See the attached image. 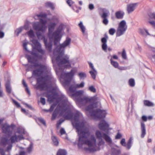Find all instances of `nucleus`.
<instances>
[{
    "label": "nucleus",
    "mask_w": 155,
    "mask_h": 155,
    "mask_svg": "<svg viewBox=\"0 0 155 155\" xmlns=\"http://www.w3.org/2000/svg\"><path fill=\"white\" fill-rule=\"evenodd\" d=\"M21 111L22 112L26 115L28 116L29 117H32V115H30L29 114V111L28 110H26L25 109L22 108L21 109Z\"/></svg>",
    "instance_id": "nucleus-46"
},
{
    "label": "nucleus",
    "mask_w": 155,
    "mask_h": 155,
    "mask_svg": "<svg viewBox=\"0 0 155 155\" xmlns=\"http://www.w3.org/2000/svg\"><path fill=\"white\" fill-rule=\"evenodd\" d=\"M71 41V39L70 38H67L63 43L57 46L54 50L53 54L56 56L55 60L58 66H60L69 62L68 58L67 59L63 58V56L64 54V48L70 45Z\"/></svg>",
    "instance_id": "nucleus-2"
},
{
    "label": "nucleus",
    "mask_w": 155,
    "mask_h": 155,
    "mask_svg": "<svg viewBox=\"0 0 155 155\" xmlns=\"http://www.w3.org/2000/svg\"><path fill=\"white\" fill-rule=\"evenodd\" d=\"M89 112L91 116H94L100 120L104 118L107 114L105 110H101L99 108L95 110H93Z\"/></svg>",
    "instance_id": "nucleus-6"
},
{
    "label": "nucleus",
    "mask_w": 155,
    "mask_h": 155,
    "mask_svg": "<svg viewBox=\"0 0 155 155\" xmlns=\"http://www.w3.org/2000/svg\"><path fill=\"white\" fill-rule=\"evenodd\" d=\"M64 121V120L62 119H60L58 121H57L56 124V127L57 128H58L60 125Z\"/></svg>",
    "instance_id": "nucleus-51"
},
{
    "label": "nucleus",
    "mask_w": 155,
    "mask_h": 155,
    "mask_svg": "<svg viewBox=\"0 0 155 155\" xmlns=\"http://www.w3.org/2000/svg\"><path fill=\"white\" fill-rule=\"evenodd\" d=\"M74 74L73 73L70 72L69 73H64L63 74H62L61 76L62 78H70L71 79L72 76Z\"/></svg>",
    "instance_id": "nucleus-25"
},
{
    "label": "nucleus",
    "mask_w": 155,
    "mask_h": 155,
    "mask_svg": "<svg viewBox=\"0 0 155 155\" xmlns=\"http://www.w3.org/2000/svg\"><path fill=\"white\" fill-rule=\"evenodd\" d=\"M95 101L96 99L94 97L89 98L86 97H84V101H85L86 103H90Z\"/></svg>",
    "instance_id": "nucleus-32"
},
{
    "label": "nucleus",
    "mask_w": 155,
    "mask_h": 155,
    "mask_svg": "<svg viewBox=\"0 0 155 155\" xmlns=\"http://www.w3.org/2000/svg\"><path fill=\"white\" fill-rule=\"evenodd\" d=\"M111 64L115 68H118L119 64L116 61H114L112 60V59H110Z\"/></svg>",
    "instance_id": "nucleus-41"
},
{
    "label": "nucleus",
    "mask_w": 155,
    "mask_h": 155,
    "mask_svg": "<svg viewBox=\"0 0 155 155\" xmlns=\"http://www.w3.org/2000/svg\"><path fill=\"white\" fill-rule=\"evenodd\" d=\"M78 133L79 139L78 145V147L82 146L84 144L88 145L89 147L93 146L94 143L91 140L87 139L90 134V132L87 127L81 130Z\"/></svg>",
    "instance_id": "nucleus-3"
},
{
    "label": "nucleus",
    "mask_w": 155,
    "mask_h": 155,
    "mask_svg": "<svg viewBox=\"0 0 155 155\" xmlns=\"http://www.w3.org/2000/svg\"><path fill=\"white\" fill-rule=\"evenodd\" d=\"M31 41L32 43L35 45V47H36L40 44L39 42L36 39H33Z\"/></svg>",
    "instance_id": "nucleus-50"
},
{
    "label": "nucleus",
    "mask_w": 155,
    "mask_h": 155,
    "mask_svg": "<svg viewBox=\"0 0 155 155\" xmlns=\"http://www.w3.org/2000/svg\"><path fill=\"white\" fill-rule=\"evenodd\" d=\"M78 75L80 77V79L86 78L87 77L86 74L85 73L82 72L79 73L78 74Z\"/></svg>",
    "instance_id": "nucleus-48"
},
{
    "label": "nucleus",
    "mask_w": 155,
    "mask_h": 155,
    "mask_svg": "<svg viewBox=\"0 0 155 155\" xmlns=\"http://www.w3.org/2000/svg\"><path fill=\"white\" fill-rule=\"evenodd\" d=\"M127 29V25L126 21L123 20L121 21L119 24L116 33V36H120L123 35Z\"/></svg>",
    "instance_id": "nucleus-7"
},
{
    "label": "nucleus",
    "mask_w": 155,
    "mask_h": 155,
    "mask_svg": "<svg viewBox=\"0 0 155 155\" xmlns=\"http://www.w3.org/2000/svg\"><path fill=\"white\" fill-rule=\"evenodd\" d=\"M88 90L93 93H95L96 92V89L93 86H90L88 88Z\"/></svg>",
    "instance_id": "nucleus-54"
},
{
    "label": "nucleus",
    "mask_w": 155,
    "mask_h": 155,
    "mask_svg": "<svg viewBox=\"0 0 155 155\" xmlns=\"http://www.w3.org/2000/svg\"><path fill=\"white\" fill-rule=\"evenodd\" d=\"M71 79L70 78H64V84L66 85H68L70 83Z\"/></svg>",
    "instance_id": "nucleus-58"
},
{
    "label": "nucleus",
    "mask_w": 155,
    "mask_h": 155,
    "mask_svg": "<svg viewBox=\"0 0 155 155\" xmlns=\"http://www.w3.org/2000/svg\"><path fill=\"white\" fill-rule=\"evenodd\" d=\"M7 145L8 146L6 148V151H8L12 149V144L9 142V140H8L7 137H2L0 140V146L5 147Z\"/></svg>",
    "instance_id": "nucleus-8"
},
{
    "label": "nucleus",
    "mask_w": 155,
    "mask_h": 155,
    "mask_svg": "<svg viewBox=\"0 0 155 155\" xmlns=\"http://www.w3.org/2000/svg\"><path fill=\"white\" fill-rule=\"evenodd\" d=\"M56 105V104L54 103L53 104H52L51 105L50 108L49 109V111H50L51 112H52L53 111Z\"/></svg>",
    "instance_id": "nucleus-59"
},
{
    "label": "nucleus",
    "mask_w": 155,
    "mask_h": 155,
    "mask_svg": "<svg viewBox=\"0 0 155 155\" xmlns=\"http://www.w3.org/2000/svg\"><path fill=\"white\" fill-rule=\"evenodd\" d=\"M107 13L105 12H103L101 16V18L103 19L102 23L105 25H107L109 22V21L107 18Z\"/></svg>",
    "instance_id": "nucleus-22"
},
{
    "label": "nucleus",
    "mask_w": 155,
    "mask_h": 155,
    "mask_svg": "<svg viewBox=\"0 0 155 155\" xmlns=\"http://www.w3.org/2000/svg\"><path fill=\"white\" fill-rule=\"evenodd\" d=\"M40 23L44 27H45V24L47 22V21L46 20H44L42 18L40 19Z\"/></svg>",
    "instance_id": "nucleus-53"
},
{
    "label": "nucleus",
    "mask_w": 155,
    "mask_h": 155,
    "mask_svg": "<svg viewBox=\"0 0 155 155\" xmlns=\"http://www.w3.org/2000/svg\"><path fill=\"white\" fill-rule=\"evenodd\" d=\"M111 155H120L121 154V151L120 149H118L114 147L111 148Z\"/></svg>",
    "instance_id": "nucleus-30"
},
{
    "label": "nucleus",
    "mask_w": 155,
    "mask_h": 155,
    "mask_svg": "<svg viewBox=\"0 0 155 155\" xmlns=\"http://www.w3.org/2000/svg\"><path fill=\"white\" fill-rule=\"evenodd\" d=\"M49 92H51V94L47 93L46 94V97H48V101L50 102H53L56 99V97L58 96V94L56 91H49Z\"/></svg>",
    "instance_id": "nucleus-11"
},
{
    "label": "nucleus",
    "mask_w": 155,
    "mask_h": 155,
    "mask_svg": "<svg viewBox=\"0 0 155 155\" xmlns=\"http://www.w3.org/2000/svg\"><path fill=\"white\" fill-rule=\"evenodd\" d=\"M122 56L123 58L124 59H126L127 58L126 52L124 49H123L122 53Z\"/></svg>",
    "instance_id": "nucleus-56"
},
{
    "label": "nucleus",
    "mask_w": 155,
    "mask_h": 155,
    "mask_svg": "<svg viewBox=\"0 0 155 155\" xmlns=\"http://www.w3.org/2000/svg\"><path fill=\"white\" fill-rule=\"evenodd\" d=\"M72 120L74 121L72 122V124L74 127L78 132H79L81 130H83L87 127L85 125V122L83 120L79 121L80 117V113L78 111H77L73 113Z\"/></svg>",
    "instance_id": "nucleus-4"
},
{
    "label": "nucleus",
    "mask_w": 155,
    "mask_h": 155,
    "mask_svg": "<svg viewBox=\"0 0 155 155\" xmlns=\"http://www.w3.org/2000/svg\"><path fill=\"white\" fill-rule=\"evenodd\" d=\"M49 37L50 38H54V44L55 46L57 45L59 39L61 37V36L55 35L52 34H49Z\"/></svg>",
    "instance_id": "nucleus-19"
},
{
    "label": "nucleus",
    "mask_w": 155,
    "mask_h": 155,
    "mask_svg": "<svg viewBox=\"0 0 155 155\" xmlns=\"http://www.w3.org/2000/svg\"><path fill=\"white\" fill-rule=\"evenodd\" d=\"M33 28L37 31H44L45 29V27L41 25L39 22H35L33 24Z\"/></svg>",
    "instance_id": "nucleus-17"
},
{
    "label": "nucleus",
    "mask_w": 155,
    "mask_h": 155,
    "mask_svg": "<svg viewBox=\"0 0 155 155\" xmlns=\"http://www.w3.org/2000/svg\"><path fill=\"white\" fill-rule=\"evenodd\" d=\"M129 85L131 87H133L134 86L135 84V81L134 79L131 78L129 80Z\"/></svg>",
    "instance_id": "nucleus-42"
},
{
    "label": "nucleus",
    "mask_w": 155,
    "mask_h": 155,
    "mask_svg": "<svg viewBox=\"0 0 155 155\" xmlns=\"http://www.w3.org/2000/svg\"><path fill=\"white\" fill-rule=\"evenodd\" d=\"M28 35L31 37L33 38L35 37V34L32 30H30L28 32Z\"/></svg>",
    "instance_id": "nucleus-52"
},
{
    "label": "nucleus",
    "mask_w": 155,
    "mask_h": 155,
    "mask_svg": "<svg viewBox=\"0 0 155 155\" xmlns=\"http://www.w3.org/2000/svg\"><path fill=\"white\" fill-rule=\"evenodd\" d=\"M104 37L101 38V41L102 43L101 45L102 49L105 51L107 50V43L108 37L106 33L104 34Z\"/></svg>",
    "instance_id": "nucleus-14"
},
{
    "label": "nucleus",
    "mask_w": 155,
    "mask_h": 155,
    "mask_svg": "<svg viewBox=\"0 0 155 155\" xmlns=\"http://www.w3.org/2000/svg\"><path fill=\"white\" fill-rule=\"evenodd\" d=\"M138 5V3L130 4L128 5L127 6V11L128 13H130L134 11Z\"/></svg>",
    "instance_id": "nucleus-18"
},
{
    "label": "nucleus",
    "mask_w": 155,
    "mask_h": 155,
    "mask_svg": "<svg viewBox=\"0 0 155 155\" xmlns=\"http://www.w3.org/2000/svg\"><path fill=\"white\" fill-rule=\"evenodd\" d=\"M84 149L86 151H89L90 152H94L96 151V150L94 147H89L88 148H85Z\"/></svg>",
    "instance_id": "nucleus-43"
},
{
    "label": "nucleus",
    "mask_w": 155,
    "mask_h": 155,
    "mask_svg": "<svg viewBox=\"0 0 155 155\" xmlns=\"http://www.w3.org/2000/svg\"><path fill=\"white\" fill-rule=\"evenodd\" d=\"M76 100L77 102L79 103H82L84 102V97H82L80 96L76 98Z\"/></svg>",
    "instance_id": "nucleus-57"
},
{
    "label": "nucleus",
    "mask_w": 155,
    "mask_h": 155,
    "mask_svg": "<svg viewBox=\"0 0 155 155\" xmlns=\"http://www.w3.org/2000/svg\"><path fill=\"white\" fill-rule=\"evenodd\" d=\"M89 73L91 74L92 78L95 79L96 78V75L97 73V71H96V72H95L93 71H89Z\"/></svg>",
    "instance_id": "nucleus-45"
},
{
    "label": "nucleus",
    "mask_w": 155,
    "mask_h": 155,
    "mask_svg": "<svg viewBox=\"0 0 155 155\" xmlns=\"http://www.w3.org/2000/svg\"><path fill=\"white\" fill-rule=\"evenodd\" d=\"M27 43L26 42H25L23 43V46L24 49L28 52L30 53L32 56L35 57H38V53L34 51L35 49H36L37 48L36 47H33V49L32 51H30L28 50L27 48Z\"/></svg>",
    "instance_id": "nucleus-13"
},
{
    "label": "nucleus",
    "mask_w": 155,
    "mask_h": 155,
    "mask_svg": "<svg viewBox=\"0 0 155 155\" xmlns=\"http://www.w3.org/2000/svg\"><path fill=\"white\" fill-rule=\"evenodd\" d=\"M101 119H103L101 122H100L99 124V129L105 131L106 130H109V125L104 120V118Z\"/></svg>",
    "instance_id": "nucleus-12"
},
{
    "label": "nucleus",
    "mask_w": 155,
    "mask_h": 155,
    "mask_svg": "<svg viewBox=\"0 0 155 155\" xmlns=\"http://www.w3.org/2000/svg\"><path fill=\"white\" fill-rule=\"evenodd\" d=\"M33 64L34 68L35 69L33 71L32 75L34 76L38 77L36 78L38 85L36 88L43 90L45 87L48 88L47 83L48 80V76H42L44 70L46 69L45 65L39 63L37 61H35Z\"/></svg>",
    "instance_id": "nucleus-1"
},
{
    "label": "nucleus",
    "mask_w": 155,
    "mask_h": 155,
    "mask_svg": "<svg viewBox=\"0 0 155 155\" xmlns=\"http://www.w3.org/2000/svg\"><path fill=\"white\" fill-rule=\"evenodd\" d=\"M141 137L143 138L146 134V127L144 122L142 121L141 122Z\"/></svg>",
    "instance_id": "nucleus-20"
},
{
    "label": "nucleus",
    "mask_w": 155,
    "mask_h": 155,
    "mask_svg": "<svg viewBox=\"0 0 155 155\" xmlns=\"http://www.w3.org/2000/svg\"><path fill=\"white\" fill-rule=\"evenodd\" d=\"M73 113L70 110H68V112H66L64 116L66 119H71L72 120Z\"/></svg>",
    "instance_id": "nucleus-24"
},
{
    "label": "nucleus",
    "mask_w": 155,
    "mask_h": 155,
    "mask_svg": "<svg viewBox=\"0 0 155 155\" xmlns=\"http://www.w3.org/2000/svg\"><path fill=\"white\" fill-rule=\"evenodd\" d=\"M25 57L27 58L28 63L32 64L35 61H37V57H35L29 55H26Z\"/></svg>",
    "instance_id": "nucleus-23"
},
{
    "label": "nucleus",
    "mask_w": 155,
    "mask_h": 155,
    "mask_svg": "<svg viewBox=\"0 0 155 155\" xmlns=\"http://www.w3.org/2000/svg\"><path fill=\"white\" fill-rule=\"evenodd\" d=\"M122 137V134L119 132L117 133V135L115 136V138L116 139H120Z\"/></svg>",
    "instance_id": "nucleus-62"
},
{
    "label": "nucleus",
    "mask_w": 155,
    "mask_h": 155,
    "mask_svg": "<svg viewBox=\"0 0 155 155\" xmlns=\"http://www.w3.org/2000/svg\"><path fill=\"white\" fill-rule=\"evenodd\" d=\"M133 137H130L126 144L125 139L124 138H123L120 141V143L123 146L125 147L127 150H129L132 147L133 144Z\"/></svg>",
    "instance_id": "nucleus-10"
},
{
    "label": "nucleus",
    "mask_w": 155,
    "mask_h": 155,
    "mask_svg": "<svg viewBox=\"0 0 155 155\" xmlns=\"http://www.w3.org/2000/svg\"><path fill=\"white\" fill-rule=\"evenodd\" d=\"M67 152L66 151L63 149H59L58 150L56 155H67Z\"/></svg>",
    "instance_id": "nucleus-33"
},
{
    "label": "nucleus",
    "mask_w": 155,
    "mask_h": 155,
    "mask_svg": "<svg viewBox=\"0 0 155 155\" xmlns=\"http://www.w3.org/2000/svg\"><path fill=\"white\" fill-rule=\"evenodd\" d=\"M46 48L49 51L51 52L52 50V44L51 41L48 42L46 40H44Z\"/></svg>",
    "instance_id": "nucleus-27"
},
{
    "label": "nucleus",
    "mask_w": 155,
    "mask_h": 155,
    "mask_svg": "<svg viewBox=\"0 0 155 155\" xmlns=\"http://www.w3.org/2000/svg\"><path fill=\"white\" fill-rule=\"evenodd\" d=\"M10 81L9 79H8L6 81L5 86L6 89V92L8 94H10L11 93V89L10 87Z\"/></svg>",
    "instance_id": "nucleus-28"
},
{
    "label": "nucleus",
    "mask_w": 155,
    "mask_h": 155,
    "mask_svg": "<svg viewBox=\"0 0 155 155\" xmlns=\"http://www.w3.org/2000/svg\"><path fill=\"white\" fill-rule=\"evenodd\" d=\"M124 12L121 11L116 12L115 13V17L117 19H122L124 17Z\"/></svg>",
    "instance_id": "nucleus-26"
},
{
    "label": "nucleus",
    "mask_w": 155,
    "mask_h": 155,
    "mask_svg": "<svg viewBox=\"0 0 155 155\" xmlns=\"http://www.w3.org/2000/svg\"><path fill=\"white\" fill-rule=\"evenodd\" d=\"M22 31V27H20L17 28L15 31V34L17 36H18L19 34L21 33Z\"/></svg>",
    "instance_id": "nucleus-40"
},
{
    "label": "nucleus",
    "mask_w": 155,
    "mask_h": 155,
    "mask_svg": "<svg viewBox=\"0 0 155 155\" xmlns=\"http://www.w3.org/2000/svg\"><path fill=\"white\" fill-rule=\"evenodd\" d=\"M78 26L81 30V31L84 34L85 33V28L84 26L83 25L82 22L80 21L78 24Z\"/></svg>",
    "instance_id": "nucleus-38"
},
{
    "label": "nucleus",
    "mask_w": 155,
    "mask_h": 155,
    "mask_svg": "<svg viewBox=\"0 0 155 155\" xmlns=\"http://www.w3.org/2000/svg\"><path fill=\"white\" fill-rule=\"evenodd\" d=\"M40 102L42 105H44L45 104V100L44 97H41L40 98Z\"/></svg>",
    "instance_id": "nucleus-64"
},
{
    "label": "nucleus",
    "mask_w": 155,
    "mask_h": 155,
    "mask_svg": "<svg viewBox=\"0 0 155 155\" xmlns=\"http://www.w3.org/2000/svg\"><path fill=\"white\" fill-rule=\"evenodd\" d=\"M56 25V24L54 22H51L49 24L48 26V29L49 34H50V33L52 32Z\"/></svg>",
    "instance_id": "nucleus-31"
},
{
    "label": "nucleus",
    "mask_w": 155,
    "mask_h": 155,
    "mask_svg": "<svg viewBox=\"0 0 155 155\" xmlns=\"http://www.w3.org/2000/svg\"><path fill=\"white\" fill-rule=\"evenodd\" d=\"M33 147V144L31 143L30 144L29 146L27 149V151L28 153H30L31 152Z\"/></svg>",
    "instance_id": "nucleus-49"
},
{
    "label": "nucleus",
    "mask_w": 155,
    "mask_h": 155,
    "mask_svg": "<svg viewBox=\"0 0 155 155\" xmlns=\"http://www.w3.org/2000/svg\"><path fill=\"white\" fill-rule=\"evenodd\" d=\"M10 139L9 140V141H11V143H14L15 141H18V138L17 135H16L15 134H14L13 136H11L10 137Z\"/></svg>",
    "instance_id": "nucleus-35"
},
{
    "label": "nucleus",
    "mask_w": 155,
    "mask_h": 155,
    "mask_svg": "<svg viewBox=\"0 0 155 155\" xmlns=\"http://www.w3.org/2000/svg\"><path fill=\"white\" fill-rule=\"evenodd\" d=\"M26 67V71H31L33 67L34 68L33 65L27 64L25 65Z\"/></svg>",
    "instance_id": "nucleus-44"
},
{
    "label": "nucleus",
    "mask_w": 155,
    "mask_h": 155,
    "mask_svg": "<svg viewBox=\"0 0 155 155\" xmlns=\"http://www.w3.org/2000/svg\"><path fill=\"white\" fill-rule=\"evenodd\" d=\"M82 94L83 91H75L74 92L73 94L72 95L75 97H78L81 95Z\"/></svg>",
    "instance_id": "nucleus-37"
},
{
    "label": "nucleus",
    "mask_w": 155,
    "mask_h": 155,
    "mask_svg": "<svg viewBox=\"0 0 155 155\" xmlns=\"http://www.w3.org/2000/svg\"><path fill=\"white\" fill-rule=\"evenodd\" d=\"M97 103L96 101L90 103L88 105L85 107V109L86 110L89 112H91L94 108L97 107Z\"/></svg>",
    "instance_id": "nucleus-15"
},
{
    "label": "nucleus",
    "mask_w": 155,
    "mask_h": 155,
    "mask_svg": "<svg viewBox=\"0 0 155 155\" xmlns=\"http://www.w3.org/2000/svg\"><path fill=\"white\" fill-rule=\"evenodd\" d=\"M59 112V109L57 108H56L53 111L52 114L51 120L52 121L54 120L56 118L58 115Z\"/></svg>",
    "instance_id": "nucleus-29"
},
{
    "label": "nucleus",
    "mask_w": 155,
    "mask_h": 155,
    "mask_svg": "<svg viewBox=\"0 0 155 155\" xmlns=\"http://www.w3.org/2000/svg\"><path fill=\"white\" fill-rule=\"evenodd\" d=\"M45 6L50 8L52 10H54V7L53 4L50 2H48L45 3Z\"/></svg>",
    "instance_id": "nucleus-39"
},
{
    "label": "nucleus",
    "mask_w": 155,
    "mask_h": 155,
    "mask_svg": "<svg viewBox=\"0 0 155 155\" xmlns=\"http://www.w3.org/2000/svg\"><path fill=\"white\" fill-rule=\"evenodd\" d=\"M37 16L39 17L42 18H46L47 16V15L46 13L40 14L37 15Z\"/></svg>",
    "instance_id": "nucleus-60"
},
{
    "label": "nucleus",
    "mask_w": 155,
    "mask_h": 155,
    "mask_svg": "<svg viewBox=\"0 0 155 155\" xmlns=\"http://www.w3.org/2000/svg\"><path fill=\"white\" fill-rule=\"evenodd\" d=\"M143 104L144 105L146 106L152 107L154 105L153 103L148 100H144Z\"/></svg>",
    "instance_id": "nucleus-36"
},
{
    "label": "nucleus",
    "mask_w": 155,
    "mask_h": 155,
    "mask_svg": "<svg viewBox=\"0 0 155 155\" xmlns=\"http://www.w3.org/2000/svg\"><path fill=\"white\" fill-rule=\"evenodd\" d=\"M12 101L13 103L17 107H21V106L20 104L17 101L14 99H13Z\"/></svg>",
    "instance_id": "nucleus-61"
},
{
    "label": "nucleus",
    "mask_w": 155,
    "mask_h": 155,
    "mask_svg": "<svg viewBox=\"0 0 155 155\" xmlns=\"http://www.w3.org/2000/svg\"><path fill=\"white\" fill-rule=\"evenodd\" d=\"M16 127V126L13 124H12L10 125L7 123H5L2 124V132L6 134L3 136L4 137H7L8 138H9L12 135L13 130Z\"/></svg>",
    "instance_id": "nucleus-5"
},
{
    "label": "nucleus",
    "mask_w": 155,
    "mask_h": 155,
    "mask_svg": "<svg viewBox=\"0 0 155 155\" xmlns=\"http://www.w3.org/2000/svg\"><path fill=\"white\" fill-rule=\"evenodd\" d=\"M116 30L114 28H110L109 30V33L111 35H113L115 33Z\"/></svg>",
    "instance_id": "nucleus-55"
},
{
    "label": "nucleus",
    "mask_w": 155,
    "mask_h": 155,
    "mask_svg": "<svg viewBox=\"0 0 155 155\" xmlns=\"http://www.w3.org/2000/svg\"><path fill=\"white\" fill-rule=\"evenodd\" d=\"M67 3L70 6H71L74 3V2L71 0H68L67 1Z\"/></svg>",
    "instance_id": "nucleus-63"
},
{
    "label": "nucleus",
    "mask_w": 155,
    "mask_h": 155,
    "mask_svg": "<svg viewBox=\"0 0 155 155\" xmlns=\"http://www.w3.org/2000/svg\"><path fill=\"white\" fill-rule=\"evenodd\" d=\"M59 99L61 101L62 104V105L60 107V110L62 112L66 111L68 109L67 107H66L67 100L66 99H62L61 97L59 98Z\"/></svg>",
    "instance_id": "nucleus-16"
},
{
    "label": "nucleus",
    "mask_w": 155,
    "mask_h": 155,
    "mask_svg": "<svg viewBox=\"0 0 155 155\" xmlns=\"http://www.w3.org/2000/svg\"><path fill=\"white\" fill-rule=\"evenodd\" d=\"M38 121L42 124L44 126H46L45 121L42 117H38Z\"/></svg>",
    "instance_id": "nucleus-47"
},
{
    "label": "nucleus",
    "mask_w": 155,
    "mask_h": 155,
    "mask_svg": "<svg viewBox=\"0 0 155 155\" xmlns=\"http://www.w3.org/2000/svg\"><path fill=\"white\" fill-rule=\"evenodd\" d=\"M51 139L54 145L56 147L58 146L59 142L57 137L55 136H53L51 137Z\"/></svg>",
    "instance_id": "nucleus-34"
},
{
    "label": "nucleus",
    "mask_w": 155,
    "mask_h": 155,
    "mask_svg": "<svg viewBox=\"0 0 155 155\" xmlns=\"http://www.w3.org/2000/svg\"><path fill=\"white\" fill-rule=\"evenodd\" d=\"M63 29V25H60L57 28V30L52 34L54 35H59L61 36V34Z\"/></svg>",
    "instance_id": "nucleus-21"
},
{
    "label": "nucleus",
    "mask_w": 155,
    "mask_h": 155,
    "mask_svg": "<svg viewBox=\"0 0 155 155\" xmlns=\"http://www.w3.org/2000/svg\"><path fill=\"white\" fill-rule=\"evenodd\" d=\"M95 135L97 139H101L103 137L109 144H110L112 143V140L110 137L106 133H103L102 134L100 131L97 130L96 131Z\"/></svg>",
    "instance_id": "nucleus-9"
}]
</instances>
